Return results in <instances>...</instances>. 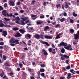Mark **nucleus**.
Segmentation results:
<instances>
[{"instance_id": "79ce46f5", "label": "nucleus", "mask_w": 79, "mask_h": 79, "mask_svg": "<svg viewBox=\"0 0 79 79\" xmlns=\"http://www.w3.org/2000/svg\"><path fill=\"white\" fill-rule=\"evenodd\" d=\"M69 60L68 59V60H66L65 62L66 63H67V64H69L68 63V62H69Z\"/></svg>"}, {"instance_id": "4d7b16f0", "label": "nucleus", "mask_w": 79, "mask_h": 79, "mask_svg": "<svg viewBox=\"0 0 79 79\" xmlns=\"http://www.w3.org/2000/svg\"><path fill=\"white\" fill-rule=\"evenodd\" d=\"M41 76H42V77H43V76H45V74L44 73H42L41 74Z\"/></svg>"}, {"instance_id": "0eeeda50", "label": "nucleus", "mask_w": 79, "mask_h": 79, "mask_svg": "<svg viewBox=\"0 0 79 79\" xmlns=\"http://www.w3.org/2000/svg\"><path fill=\"white\" fill-rule=\"evenodd\" d=\"M6 15L7 16H8V17H12V16L13 18H15V16L13 15L12 13H10L9 14L8 12H7Z\"/></svg>"}, {"instance_id": "338daca9", "label": "nucleus", "mask_w": 79, "mask_h": 79, "mask_svg": "<svg viewBox=\"0 0 79 79\" xmlns=\"http://www.w3.org/2000/svg\"><path fill=\"white\" fill-rule=\"evenodd\" d=\"M44 15L41 16L40 17V18H44Z\"/></svg>"}, {"instance_id": "6e6d98bb", "label": "nucleus", "mask_w": 79, "mask_h": 79, "mask_svg": "<svg viewBox=\"0 0 79 79\" xmlns=\"http://www.w3.org/2000/svg\"><path fill=\"white\" fill-rule=\"evenodd\" d=\"M29 22V20H27L25 21V24H27V23H28Z\"/></svg>"}, {"instance_id": "f8f14e48", "label": "nucleus", "mask_w": 79, "mask_h": 79, "mask_svg": "<svg viewBox=\"0 0 79 79\" xmlns=\"http://www.w3.org/2000/svg\"><path fill=\"white\" fill-rule=\"evenodd\" d=\"M6 13H7V12H6V10H4L2 11V14L3 16H6Z\"/></svg>"}, {"instance_id": "603ef678", "label": "nucleus", "mask_w": 79, "mask_h": 79, "mask_svg": "<svg viewBox=\"0 0 79 79\" xmlns=\"http://www.w3.org/2000/svg\"><path fill=\"white\" fill-rule=\"evenodd\" d=\"M59 26H60V24H58L57 25H56L55 27L56 28H57V27H58Z\"/></svg>"}, {"instance_id": "680f3d73", "label": "nucleus", "mask_w": 79, "mask_h": 79, "mask_svg": "<svg viewBox=\"0 0 79 79\" xmlns=\"http://www.w3.org/2000/svg\"><path fill=\"white\" fill-rule=\"evenodd\" d=\"M30 29L31 30H31H34V29L33 28V27H30Z\"/></svg>"}, {"instance_id": "13d9d810", "label": "nucleus", "mask_w": 79, "mask_h": 79, "mask_svg": "<svg viewBox=\"0 0 79 79\" xmlns=\"http://www.w3.org/2000/svg\"><path fill=\"white\" fill-rule=\"evenodd\" d=\"M6 78H7V77L6 76V75H5L3 77V79H6Z\"/></svg>"}, {"instance_id": "c9c22d12", "label": "nucleus", "mask_w": 79, "mask_h": 79, "mask_svg": "<svg viewBox=\"0 0 79 79\" xmlns=\"http://www.w3.org/2000/svg\"><path fill=\"white\" fill-rule=\"evenodd\" d=\"M77 28H76V27H75V29L76 30L77 29H79V24H77Z\"/></svg>"}, {"instance_id": "cd10ccee", "label": "nucleus", "mask_w": 79, "mask_h": 79, "mask_svg": "<svg viewBox=\"0 0 79 79\" xmlns=\"http://www.w3.org/2000/svg\"><path fill=\"white\" fill-rule=\"evenodd\" d=\"M70 23H74V20L71 19H70Z\"/></svg>"}, {"instance_id": "0e129e2a", "label": "nucleus", "mask_w": 79, "mask_h": 79, "mask_svg": "<svg viewBox=\"0 0 79 79\" xmlns=\"http://www.w3.org/2000/svg\"><path fill=\"white\" fill-rule=\"evenodd\" d=\"M30 79H35L34 77H32V76H30Z\"/></svg>"}, {"instance_id": "423d86ee", "label": "nucleus", "mask_w": 79, "mask_h": 79, "mask_svg": "<svg viewBox=\"0 0 79 79\" xmlns=\"http://www.w3.org/2000/svg\"><path fill=\"white\" fill-rule=\"evenodd\" d=\"M70 72L72 73V74H75V73H76V74H79V71H75L73 69H70Z\"/></svg>"}, {"instance_id": "ddd939ff", "label": "nucleus", "mask_w": 79, "mask_h": 79, "mask_svg": "<svg viewBox=\"0 0 79 79\" xmlns=\"http://www.w3.org/2000/svg\"><path fill=\"white\" fill-rule=\"evenodd\" d=\"M25 37L26 39L30 38V37H31V35L29 34H26L25 35Z\"/></svg>"}, {"instance_id": "6e6552de", "label": "nucleus", "mask_w": 79, "mask_h": 79, "mask_svg": "<svg viewBox=\"0 0 79 79\" xmlns=\"http://www.w3.org/2000/svg\"><path fill=\"white\" fill-rule=\"evenodd\" d=\"M22 35L20 34V33L19 32H17L16 33V34L15 35V37H17V38H18V37H21L22 36Z\"/></svg>"}, {"instance_id": "69168bd1", "label": "nucleus", "mask_w": 79, "mask_h": 79, "mask_svg": "<svg viewBox=\"0 0 79 79\" xmlns=\"http://www.w3.org/2000/svg\"><path fill=\"white\" fill-rule=\"evenodd\" d=\"M20 12L21 13H24V10H21L20 11Z\"/></svg>"}, {"instance_id": "f03ea898", "label": "nucleus", "mask_w": 79, "mask_h": 79, "mask_svg": "<svg viewBox=\"0 0 79 79\" xmlns=\"http://www.w3.org/2000/svg\"><path fill=\"white\" fill-rule=\"evenodd\" d=\"M60 56H61V60L62 61H63L64 59H65V58H69V56H67V55L66 54H64L63 55V54L60 53Z\"/></svg>"}, {"instance_id": "393cba45", "label": "nucleus", "mask_w": 79, "mask_h": 79, "mask_svg": "<svg viewBox=\"0 0 79 79\" xmlns=\"http://www.w3.org/2000/svg\"><path fill=\"white\" fill-rule=\"evenodd\" d=\"M42 23V22L37 21L36 24L37 25H40V24H41Z\"/></svg>"}, {"instance_id": "c03bdc74", "label": "nucleus", "mask_w": 79, "mask_h": 79, "mask_svg": "<svg viewBox=\"0 0 79 79\" xmlns=\"http://www.w3.org/2000/svg\"><path fill=\"white\" fill-rule=\"evenodd\" d=\"M3 10V8H2V6H0V11H2V10Z\"/></svg>"}, {"instance_id": "412c9836", "label": "nucleus", "mask_w": 79, "mask_h": 79, "mask_svg": "<svg viewBox=\"0 0 79 79\" xmlns=\"http://www.w3.org/2000/svg\"><path fill=\"white\" fill-rule=\"evenodd\" d=\"M19 29V28L18 27H13L12 28V30L13 31H18Z\"/></svg>"}, {"instance_id": "20e7f679", "label": "nucleus", "mask_w": 79, "mask_h": 79, "mask_svg": "<svg viewBox=\"0 0 79 79\" xmlns=\"http://www.w3.org/2000/svg\"><path fill=\"white\" fill-rule=\"evenodd\" d=\"M59 47H62V46H64V47H66L67 46V43H64V42H62L60 43V44L58 45Z\"/></svg>"}, {"instance_id": "bb28decb", "label": "nucleus", "mask_w": 79, "mask_h": 79, "mask_svg": "<svg viewBox=\"0 0 79 79\" xmlns=\"http://www.w3.org/2000/svg\"><path fill=\"white\" fill-rule=\"evenodd\" d=\"M21 25H25V23L24 21H23V20H21Z\"/></svg>"}, {"instance_id": "9b49d317", "label": "nucleus", "mask_w": 79, "mask_h": 79, "mask_svg": "<svg viewBox=\"0 0 79 79\" xmlns=\"http://www.w3.org/2000/svg\"><path fill=\"white\" fill-rule=\"evenodd\" d=\"M8 34L7 33V31H3L2 35L3 36H4V37H6V35H7Z\"/></svg>"}, {"instance_id": "39448f33", "label": "nucleus", "mask_w": 79, "mask_h": 79, "mask_svg": "<svg viewBox=\"0 0 79 79\" xmlns=\"http://www.w3.org/2000/svg\"><path fill=\"white\" fill-rule=\"evenodd\" d=\"M67 50H69L70 51H71V50H73V48H72V47L71 45H69L67 47H64Z\"/></svg>"}, {"instance_id": "a878e982", "label": "nucleus", "mask_w": 79, "mask_h": 79, "mask_svg": "<svg viewBox=\"0 0 79 79\" xmlns=\"http://www.w3.org/2000/svg\"><path fill=\"white\" fill-rule=\"evenodd\" d=\"M40 71L41 73H43V72H44L45 71V69H41L40 70Z\"/></svg>"}, {"instance_id": "c85d7f7f", "label": "nucleus", "mask_w": 79, "mask_h": 79, "mask_svg": "<svg viewBox=\"0 0 79 79\" xmlns=\"http://www.w3.org/2000/svg\"><path fill=\"white\" fill-rule=\"evenodd\" d=\"M8 62H6L5 63V64H6V66H7V67H10V65L8 64Z\"/></svg>"}, {"instance_id": "f3484780", "label": "nucleus", "mask_w": 79, "mask_h": 79, "mask_svg": "<svg viewBox=\"0 0 79 79\" xmlns=\"http://www.w3.org/2000/svg\"><path fill=\"white\" fill-rule=\"evenodd\" d=\"M67 79H70V78L71 77V74L70 73H67Z\"/></svg>"}, {"instance_id": "4be33fe9", "label": "nucleus", "mask_w": 79, "mask_h": 79, "mask_svg": "<svg viewBox=\"0 0 79 79\" xmlns=\"http://www.w3.org/2000/svg\"><path fill=\"white\" fill-rule=\"evenodd\" d=\"M60 52H61L62 53H64L65 52V50L63 48L61 49Z\"/></svg>"}, {"instance_id": "774afa93", "label": "nucleus", "mask_w": 79, "mask_h": 79, "mask_svg": "<svg viewBox=\"0 0 79 79\" xmlns=\"http://www.w3.org/2000/svg\"><path fill=\"white\" fill-rule=\"evenodd\" d=\"M22 63H23V64H24V65H26V64L24 62L22 61Z\"/></svg>"}, {"instance_id": "bf43d9fd", "label": "nucleus", "mask_w": 79, "mask_h": 79, "mask_svg": "<svg viewBox=\"0 0 79 79\" xmlns=\"http://www.w3.org/2000/svg\"><path fill=\"white\" fill-rule=\"evenodd\" d=\"M62 70H63L64 71H66V68L64 67H63L62 69Z\"/></svg>"}, {"instance_id": "f704fd0d", "label": "nucleus", "mask_w": 79, "mask_h": 79, "mask_svg": "<svg viewBox=\"0 0 79 79\" xmlns=\"http://www.w3.org/2000/svg\"><path fill=\"white\" fill-rule=\"evenodd\" d=\"M3 59L4 60H5L6 59V57L5 55H3Z\"/></svg>"}, {"instance_id": "3c124183", "label": "nucleus", "mask_w": 79, "mask_h": 79, "mask_svg": "<svg viewBox=\"0 0 79 79\" xmlns=\"http://www.w3.org/2000/svg\"><path fill=\"white\" fill-rule=\"evenodd\" d=\"M73 44L75 45H77L78 44L77 43H75V42H73Z\"/></svg>"}, {"instance_id": "b1692460", "label": "nucleus", "mask_w": 79, "mask_h": 79, "mask_svg": "<svg viewBox=\"0 0 79 79\" xmlns=\"http://www.w3.org/2000/svg\"><path fill=\"white\" fill-rule=\"evenodd\" d=\"M4 19L6 21H10V19H8L5 17L4 18Z\"/></svg>"}, {"instance_id": "7c9ffc66", "label": "nucleus", "mask_w": 79, "mask_h": 79, "mask_svg": "<svg viewBox=\"0 0 79 79\" xmlns=\"http://www.w3.org/2000/svg\"><path fill=\"white\" fill-rule=\"evenodd\" d=\"M70 68H71V67H70V66L69 65L67 66L66 67V69H69Z\"/></svg>"}, {"instance_id": "c756f323", "label": "nucleus", "mask_w": 79, "mask_h": 79, "mask_svg": "<svg viewBox=\"0 0 79 79\" xmlns=\"http://www.w3.org/2000/svg\"><path fill=\"white\" fill-rule=\"evenodd\" d=\"M15 45H16V44H15L13 43H11L10 44V45H11V46H12V47H14Z\"/></svg>"}, {"instance_id": "5701e85b", "label": "nucleus", "mask_w": 79, "mask_h": 79, "mask_svg": "<svg viewBox=\"0 0 79 79\" xmlns=\"http://www.w3.org/2000/svg\"><path fill=\"white\" fill-rule=\"evenodd\" d=\"M49 28H50V27H49L48 26H46L45 27V28H44V30H45V31H47V29H49Z\"/></svg>"}, {"instance_id": "ea45409f", "label": "nucleus", "mask_w": 79, "mask_h": 79, "mask_svg": "<svg viewBox=\"0 0 79 79\" xmlns=\"http://www.w3.org/2000/svg\"><path fill=\"white\" fill-rule=\"evenodd\" d=\"M65 5L66 6H65V8H66V9H67V8H68L69 7V6H68V5L67 3Z\"/></svg>"}, {"instance_id": "052dcab7", "label": "nucleus", "mask_w": 79, "mask_h": 79, "mask_svg": "<svg viewBox=\"0 0 79 79\" xmlns=\"http://www.w3.org/2000/svg\"><path fill=\"white\" fill-rule=\"evenodd\" d=\"M31 16L32 18H33V17H35V16H36V15H31Z\"/></svg>"}, {"instance_id": "e2e57ef3", "label": "nucleus", "mask_w": 79, "mask_h": 79, "mask_svg": "<svg viewBox=\"0 0 79 79\" xmlns=\"http://www.w3.org/2000/svg\"><path fill=\"white\" fill-rule=\"evenodd\" d=\"M65 79V77H61L60 78V79Z\"/></svg>"}, {"instance_id": "2f4dec72", "label": "nucleus", "mask_w": 79, "mask_h": 79, "mask_svg": "<svg viewBox=\"0 0 79 79\" xmlns=\"http://www.w3.org/2000/svg\"><path fill=\"white\" fill-rule=\"evenodd\" d=\"M15 19L19 21V20H20V18H19V17L18 16L15 18Z\"/></svg>"}, {"instance_id": "de8ad7c7", "label": "nucleus", "mask_w": 79, "mask_h": 79, "mask_svg": "<svg viewBox=\"0 0 79 79\" xmlns=\"http://www.w3.org/2000/svg\"><path fill=\"white\" fill-rule=\"evenodd\" d=\"M17 5H21V2H19L17 3Z\"/></svg>"}, {"instance_id": "dca6fc26", "label": "nucleus", "mask_w": 79, "mask_h": 79, "mask_svg": "<svg viewBox=\"0 0 79 79\" xmlns=\"http://www.w3.org/2000/svg\"><path fill=\"white\" fill-rule=\"evenodd\" d=\"M34 37L35 39H40V35H39L38 34L35 35H34Z\"/></svg>"}, {"instance_id": "a211bd4d", "label": "nucleus", "mask_w": 79, "mask_h": 79, "mask_svg": "<svg viewBox=\"0 0 79 79\" xmlns=\"http://www.w3.org/2000/svg\"><path fill=\"white\" fill-rule=\"evenodd\" d=\"M44 38L45 39H52V36H47V35H45L44 36Z\"/></svg>"}, {"instance_id": "7ed1b4c3", "label": "nucleus", "mask_w": 79, "mask_h": 79, "mask_svg": "<svg viewBox=\"0 0 79 79\" xmlns=\"http://www.w3.org/2000/svg\"><path fill=\"white\" fill-rule=\"evenodd\" d=\"M8 26H9L8 25L4 24L3 23V21L0 20V27H8Z\"/></svg>"}, {"instance_id": "4c0bfd02", "label": "nucleus", "mask_w": 79, "mask_h": 79, "mask_svg": "<svg viewBox=\"0 0 79 79\" xmlns=\"http://www.w3.org/2000/svg\"><path fill=\"white\" fill-rule=\"evenodd\" d=\"M59 38H60V37L58 36V35L56 37V38L55 39V40H57L58 39H59Z\"/></svg>"}, {"instance_id": "e433bc0d", "label": "nucleus", "mask_w": 79, "mask_h": 79, "mask_svg": "<svg viewBox=\"0 0 79 79\" xmlns=\"http://www.w3.org/2000/svg\"><path fill=\"white\" fill-rule=\"evenodd\" d=\"M73 16H74V17H76V16H77V14H75V12H74L73 13Z\"/></svg>"}, {"instance_id": "473e14b6", "label": "nucleus", "mask_w": 79, "mask_h": 79, "mask_svg": "<svg viewBox=\"0 0 79 79\" xmlns=\"http://www.w3.org/2000/svg\"><path fill=\"white\" fill-rule=\"evenodd\" d=\"M48 51L50 52H52V51H53V49L52 48H49L48 49Z\"/></svg>"}, {"instance_id": "864d4df0", "label": "nucleus", "mask_w": 79, "mask_h": 79, "mask_svg": "<svg viewBox=\"0 0 79 79\" xmlns=\"http://www.w3.org/2000/svg\"><path fill=\"white\" fill-rule=\"evenodd\" d=\"M28 70L29 71L30 73H31V72H32V70L31 69H28Z\"/></svg>"}, {"instance_id": "f257e3e1", "label": "nucleus", "mask_w": 79, "mask_h": 79, "mask_svg": "<svg viewBox=\"0 0 79 79\" xmlns=\"http://www.w3.org/2000/svg\"><path fill=\"white\" fill-rule=\"evenodd\" d=\"M9 42L11 43H15V44L16 45L19 44V40H16V39L14 38L13 37L11 38L10 40H9Z\"/></svg>"}, {"instance_id": "9d476101", "label": "nucleus", "mask_w": 79, "mask_h": 79, "mask_svg": "<svg viewBox=\"0 0 79 79\" xmlns=\"http://www.w3.org/2000/svg\"><path fill=\"white\" fill-rule=\"evenodd\" d=\"M41 42L42 44H45V45H46L47 46H50V44H49L47 42H44L43 41H41Z\"/></svg>"}, {"instance_id": "1a4fd4ad", "label": "nucleus", "mask_w": 79, "mask_h": 79, "mask_svg": "<svg viewBox=\"0 0 79 79\" xmlns=\"http://www.w3.org/2000/svg\"><path fill=\"white\" fill-rule=\"evenodd\" d=\"M9 5L13 6L15 5V2L12 1H10L9 2Z\"/></svg>"}, {"instance_id": "37998d69", "label": "nucleus", "mask_w": 79, "mask_h": 79, "mask_svg": "<svg viewBox=\"0 0 79 79\" xmlns=\"http://www.w3.org/2000/svg\"><path fill=\"white\" fill-rule=\"evenodd\" d=\"M63 15L64 16H67V14H66V12H64L63 13Z\"/></svg>"}, {"instance_id": "8fccbe9b", "label": "nucleus", "mask_w": 79, "mask_h": 79, "mask_svg": "<svg viewBox=\"0 0 79 79\" xmlns=\"http://www.w3.org/2000/svg\"><path fill=\"white\" fill-rule=\"evenodd\" d=\"M40 38H41V39H44V36L42 35H40Z\"/></svg>"}, {"instance_id": "6ab92c4d", "label": "nucleus", "mask_w": 79, "mask_h": 79, "mask_svg": "<svg viewBox=\"0 0 79 79\" xmlns=\"http://www.w3.org/2000/svg\"><path fill=\"white\" fill-rule=\"evenodd\" d=\"M69 31L71 34H73L74 32V30L73 29H70Z\"/></svg>"}, {"instance_id": "a18cd8bd", "label": "nucleus", "mask_w": 79, "mask_h": 79, "mask_svg": "<svg viewBox=\"0 0 79 79\" xmlns=\"http://www.w3.org/2000/svg\"><path fill=\"white\" fill-rule=\"evenodd\" d=\"M40 66H41V67H43L44 68V67H45V65L43 64H41Z\"/></svg>"}, {"instance_id": "4468645a", "label": "nucleus", "mask_w": 79, "mask_h": 79, "mask_svg": "<svg viewBox=\"0 0 79 79\" xmlns=\"http://www.w3.org/2000/svg\"><path fill=\"white\" fill-rule=\"evenodd\" d=\"M19 31L21 32V33L22 34H24V33L26 32V31H25L23 29H20L19 30Z\"/></svg>"}, {"instance_id": "49530a36", "label": "nucleus", "mask_w": 79, "mask_h": 79, "mask_svg": "<svg viewBox=\"0 0 79 79\" xmlns=\"http://www.w3.org/2000/svg\"><path fill=\"white\" fill-rule=\"evenodd\" d=\"M56 7L57 8H59V7H61V6L60 4H58L56 5Z\"/></svg>"}, {"instance_id": "58836bf2", "label": "nucleus", "mask_w": 79, "mask_h": 79, "mask_svg": "<svg viewBox=\"0 0 79 79\" xmlns=\"http://www.w3.org/2000/svg\"><path fill=\"white\" fill-rule=\"evenodd\" d=\"M7 4L6 3H5L4 4V8H6L7 7Z\"/></svg>"}, {"instance_id": "2eb2a0df", "label": "nucleus", "mask_w": 79, "mask_h": 79, "mask_svg": "<svg viewBox=\"0 0 79 79\" xmlns=\"http://www.w3.org/2000/svg\"><path fill=\"white\" fill-rule=\"evenodd\" d=\"M42 52H44V53H43L44 55L47 56L48 55V53H47V51H46L44 49H42Z\"/></svg>"}, {"instance_id": "aec40b11", "label": "nucleus", "mask_w": 79, "mask_h": 79, "mask_svg": "<svg viewBox=\"0 0 79 79\" xmlns=\"http://www.w3.org/2000/svg\"><path fill=\"white\" fill-rule=\"evenodd\" d=\"M66 21V18H63L60 19V21H61V23H63V21Z\"/></svg>"}, {"instance_id": "09e8293b", "label": "nucleus", "mask_w": 79, "mask_h": 79, "mask_svg": "<svg viewBox=\"0 0 79 79\" xmlns=\"http://www.w3.org/2000/svg\"><path fill=\"white\" fill-rule=\"evenodd\" d=\"M21 19L23 21H25L26 20V19L24 18H21Z\"/></svg>"}, {"instance_id": "5fc2aeb1", "label": "nucleus", "mask_w": 79, "mask_h": 79, "mask_svg": "<svg viewBox=\"0 0 79 79\" xmlns=\"http://www.w3.org/2000/svg\"><path fill=\"white\" fill-rule=\"evenodd\" d=\"M63 35V33H60L58 34V36L60 37V35Z\"/></svg>"}, {"instance_id": "a19ab883", "label": "nucleus", "mask_w": 79, "mask_h": 79, "mask_svg": "<svg viewBox=\"0 0 79 79\" xmlns=\"http://www.w3.org/2000/svg\"><path fill=\"white\" fill-rule=\"evenodd\" d=\"M4 45V43L3 42H0V45Z\"/></svg>"}, {"instance_id": "72a5a7b5", "label": "nucleus", "mask_w": 79, "mask_h": 79, "mask_svg": "<svg viewBox=\"0 0 79 79\" xmlns=\"http://www.w3.org/2000/svg\"><path fill=\"white\" fill-rule=\"evenodd\" d=\"M19 65L20 66V68H22V66H23V64H22V63L19 64Z\"/></svg>"}]
</instances>
